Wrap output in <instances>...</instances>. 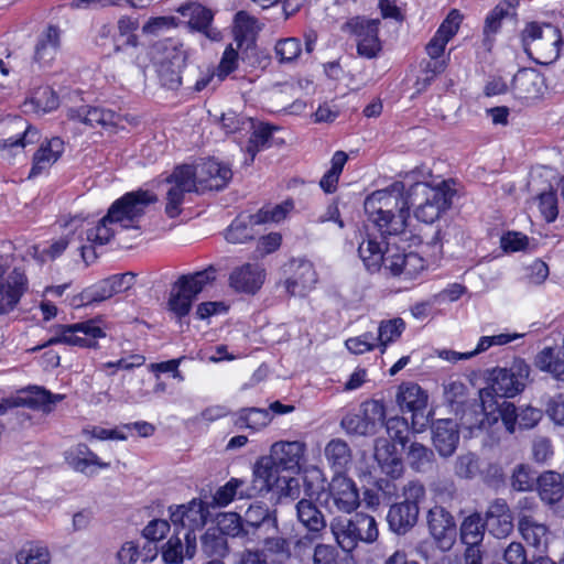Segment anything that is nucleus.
<instances>
[{"instance_id":"obj_1","label":"nucleus","mask_w":564,"mask_h":564,"mask_svg":"<svg viewBox=\"0 0 564 564\" xmlns=\"http://www.w3.org/2000/svg\"><path fill=\"white\" fill-rule=\"evenodd\" d=\"M367 219L386 240L405 235L410 218V202L404 198V184L394 182L384 189L368 195L364 203Z\"/></svg>"},{"instance_id":"obj_2","label":"nucleus","mask_w":564,"mask_h":564,"mask_svg":"<svg viewBox=\"0 0 564 564\" xmlns=\"http://www.w3.org/2000/svg\"><path fill=\"white\" fill-rule=\"evenodd\" d=\"M306 451L305 443L301 441H279L271 445L270 454L260 457L257 462L270 476L276 489H292L297 486L293 477L281 476V471L297 473Z\"/></svg>"},{"instance_id":"obj_3","label":"nucleus","mask_w":564,"mask_h":564,"mask_svg":"<svg viewBox=\"0 0 564 564\" xmlns=\"http://www.w3.org/2000/svg\"><path fill=\"white\" fill-rule=\"evenodd\" d=\"M530 376V366L516 358L508 368H495L489 376V386L479 391V401L492 412L494 399L513 398L522 392Z\"/></svg>"},{"instance_id":"obj_4","label":"nucleus","mask_w":564,"mask_h":564,"mask_svg":"<svg viewBox=\"0 0 564 564\" xmlns=\"http://www.w3.org/2000/svg\"><path fill=\"white\" fill-rule=\"evenodd\" d=\"M453 196L454 191L446 182L435 187L417 182L410 186L404 198L409 199L410 208L416 206L414 216L419 221L432 224L451 207Z\"/></svg>"},{"instance_id":"obj_5","label":"nucleus","mask_w":564,"mask_h":564,"mask_svg":"<svg viewBox=\"0 0 564 564\" xmlns=\"http://www.w3.org/2000/svg\"><path fill=\"white\" fill-rule=\"evenodd\" d=\"M524 52L538 64H552L561 54V30L551 23L529 22L521 32Z\"/></svg>"},{"instance_id":"obj_6","label":"nucleus","mask_w":564,"mask_h":564,"mask_svg":"<svg viewBox=\"0 0 564 564\" xmlns=\"http://www.w3.org/2000/svg\"><path fill=\"white\" fill-rule=\"evenodd\" d=\"M216 280V269L208 267L192 274L181 275L173 284L169 294L167 308L178 322L186 317L197 295Z\"/></svg>"},{"instance_id":"obj_7","label":"nucleus","mask_w":564,"mask_h":564,"mask_svg":"<svg viewBox=\"0 0 564 564\" xmlns=\"http://www.w3.org/2000/svg\"><path fill=\"white\" fill-rule=\"evenodd\" d=\"M156 202L158 196L150 191L128 192L111 204L107 219H113L122 229H138L147 208Z\"/></svg>"},{"instance_id":"obj_8","label":"nucleus","mask_w":564,"mask_h":564,"mask_svg":"<svg viewBox=\"0 0 564 564\" xmlns=\"http://www.w3.org/2000/svg\"><path fill=\"white\" fill-rule=\"evenodd\" d=\"M170 512L173 525L183 533L187 555L193 557L196 553L195 532L206 524L209 517L208 507L202 500L193 499L187 505L177 506L175 509L170 507Z\"/></svg>"},{"instance_id":"obj_9","label":"nucleus","mask_w":564,"mask_h":564,"mask_svg":"<svg viewBox=\"0 0 564 564\" xmlns=\"http://www.w3.org/2000/svg\"><path fill=\"white\" fill-rule=\"evenodd\" d=\"M383 401H364L357 410L348 412L340 421L341 429L349 435H375L386 420Z\"/></svg>"},{"instance_id":"obj_10","label":"nucleus","mask_w":564,"mask_h":564,"mask_svg":"<svg viewBox=\"0 0 564 564\" xmlns=\"http://www.w3.org/2000/svg\"><path fill=\"white\" fill-rule=\"evenodd\" d=\"M194 176L192 165L184 164L176 166L173 172L165 177L166 204L164 210L169 218H175L182 213V205L186 194L197 193Z\"/></svg>"},{"instance_id":"obj_11","label":"nucleus","mask_w":564,"mask_h":564,"mask_svg":"<svg viewBox=\"0 0 564 564\" xmlns=\"http://www.w3.org/2000/svg\"><path fill=\"white\" fill-rule=\"evenodd\" d=\"M105 336L106 333L100 326H98L95 319L75 323L72 325H58L56 327V334L46 343L36 347L35 350L58 344L96 348V340Z\"/></svg>"},{"instance_id":"obj_12","label":"nucleus","mask_w":564,"mask_h":564,"mask_svg":"<svg viewBox=\"0 0 564 564\" xmlns=\"http://www.w3.org/2000/svg\"><path fill=\"white\" fill-rule=\"evenodd\" d=\"M245 530V543H259L263 535L278 530L276 510L271 509L263 501L249 505L241 514Z\"/></svg>"},{"instance_id":"obj_13","label":"nucleus","mask_w":564,"mask_h":564,"mask_svg":"<svg viewBox=\"0 0 564 564\" xmlns=\"http://www.w3.org/2000/svg\"><path fill=\"white\" fill-rule=\"evenodd\" d=\"M378 19H366L354 17L343 25L341 30L357 40V53L359 56L372 59L376 58L382 50L379 39Z\"/></svg>"},{"instance_id":"obj_14","label":"nucleus","mask_w":564,"mask_h":564,"mask_svg":"<svg viewBox=\"0 0 564 564\" xmlns=\"http://www.w3.org/2000/svg\"><path fill=\"white\" fill-rule=\"evenodd\" d=\"M427 393L414 382L400 384L397 393V403L403 412L412 413V427L420 432L429 423L425 414L427 406Z\"/></svg>"},{"instance_id":"obj_15","label":"nucleus","mask_w":564,"mask_h":564,"mask_svg":"<svg viewBox=\"0 0 564 564\" xmlns=\"http://www.w3.org/2000/svg\"><path fill=\"white\" fill-rule=\"evenodd\" d=\"M324 502L330 512L334 509L344 513L355 511L360 503L355 481L346 475H334Z\"/></svg>"},{"instance_id":"obj_16","label":"nucleus","mask_w":564,"mask_h":564,"mask_svg":"<svg viewBox=\"0 0 564 564\" xmlns=\"http://www.w3.org/2000/svg\"><path fill=\"white\" fill-rule=\"evenodd\" d=\"M7 270L0 258V315L13 311L28 289V279L21 269L14 268L4 279Z\"/></svg>"},{"instance_id":"obj_17","label":"nucleus","mask_w":564,"mask_h":564,"mask_svg":"<svg viewBox=\"0 0 564 564\" xmlns=\"http://www.w3.org/2000/svg\"><path fill=\"white\" fill-rule=\"evenodd\" d=\"M285 272L290 275L284 281V286L291 296L305 295L317 282L313 263L303 258L290 260L285 264Z\"/></svg>"},{"instance_id":"obj_18","label":"nucleus","mask_w":564,"mask_h":564,"mask_svg":"<svg viewBox=\"0 0 564 564\" xmlns=\"http://www.w3.org/2000/svg\"><path fill=\"white\" fill-rule=\"evenodd\" d=\"M197 193L205 191H220L227 186L232 177L231 170L216 160H207L197 166L192 165Z\"/></svg>"},{"instance_id":"obj_19","label":"nucleus","mask_w":564,"mask_h":564,"mask_svg":"<svg viewBox=\"0 0 564 564\" xmlns=\"http://www.w3.org/2000/svg\"><path fill=\"white\" fill-rule=\"evenodd\" d=\"M388 250L386 258V269L394 276L403 281H415L426 269V261L416 252L392 253Z\"/></svg>"},{"instance_id":"obj_20","label":"nucleus","mask_w":564,"mask_h":564,"mask_svg":"<svg viewBox=\"0 0 564 564\" xmlns=\"http://www.w3.org/2000/svg\"><path fill=\"white\" fill-rule=\"evenodd\" d=\"M427 527L441 549L446 550L452 546L456 536V523L445 508L435 506L429 510Z\"/></svg>"},{"instance_id":"obj_21","label":"nucleus","mask_w":564,"mask_h":564,"mask_svg":"<svg viewBox=\"0 0 564 564\" xmlns=\"http://www.w3.org/2000/svg\"><path fill=\"white\" fill-rule=\"evenodd\" d=\"M177 12L188 17L187 25L192 31L203 33L207 39L218 42L221 32L212 25L214 12L198 2H189L178 7Z\"/></svg>"},{"instance_id":"obj_22","label":"nucleus","mask_w":564,"mask_h":564,"mask_svg":"<svg viewBox=\"0 0 564 564\" xmlns=\"http://www.w3.org/2000/svg\"><path fill=\"white\" fill-rule=\"evenodd\" d=\"M484 520L487 531L497 539L507 538L514 528L510 507L502 498L488 505Z\"/></svg>"},{"instance_id":"obj_23","label":"nucleus","mask_w":564,"mask_h":564,"mask_svg":"<svg viewBox=\"0 0 564 564\" xmlns=\"http://www.w3.org/2000/svg\"><path fill=\"white\" fill-rule=\"evenodd\" d=\"M265 270L258 263H245L229 275V286L238 293L254 295L263 285Z\"/></svg>"},{"instance_id":"obj_24","label":"nucleus","mask_w":564,"mask_h":564,"mask_svg":"<svg viewBox=\"0 0 564 564\" xmlns=\"http://www.w3.org/2000/svg\"><path fill=\"white\" fill-rule=\"evenodd\" d=\"M460 22L462 15L459 11L453 9L425 46L426 54L430 58H442L447 43L457 33Z\"/></svg>"},{"instance_id":"obj_25","label":"nucleus","mask_w":564,"mask_h":564,"mask_svg":"<svg viewBox=\"0 0 564 564\" xmlns=\"http://www.w3.org/2000/svg\"><path fill=\"white\" fill-rule=\"evenodd\" d=\"M495 408L492 409V412L489 410H486L485 406L480 403V419L477 420L478 429H486L487 426H490L491 424L496 423L499 419H501L506 430L509 433H514L516 427L518 425V415L519 411L516 408V405L511 402H508L506 400H502L499 402L498 399H494Z\"/></svg>"},{"instance_id":"obj_26","label":"nucleus","mask_w":564,"mask_h":564,"mask_svg":"<svg viewBox=\"0 0 564 564\" xmlns=\"http://www.w3.org/2000/svg\"><path fill=\"white\" fill-rule=\"evenodd\" d=\"M62 30L55 24H48L37 36L33 62L41 67L50 66L61 48Z\"/></svg>"},{"instance_id":"obj_27","label":"nucleus","mask_w":564,"mask_h":564,"mask_svg":"<svg viewBox=\"0 0 564 564\" xmlns=\"http://www.w3.org/2000/svg\"><path fill=\"white\" fill-rule=\"evenodd\" d=\"M66 117L89 128L100 126L102 128L117 124L118 115L109 109L83 105L67 110Z\"/></svg>"},{"instance_id":"obj_28","label":"nucleus","mask_w":564,"mask_h":564,"mask_svg":"<svg viewBox=\"0 0 564 564\" xmlns=\"http://www.w3.org/2000/svg\"><path fill=\"white\" fill-rule=\"evenodd\" d=\"M518 531L528 545L535 549L541 555L546 552L551 541V531L549 527L536 518L525 517L524 514L518 521Z\"/></svg>"},{"instance_id":"obj_29","label":"nucleus","mask_w":564,"mask_h":564,"mask_svg":"<svg viewBox=\"0 0 564 564\" xmlns=\"http://www.w3.org/2000/svg\"><path fill=\"white\" fill-rule=\"evenodd\" d=\"M432 440L441 456H452L459 442L457 423L451 419L437 420L432 427Z\"/></svg>"},{"instance_id":"obj_30","label":"nucleus","mask_w":564,"mask_h":564,"mask_svg":"<svg viewBox=\"0 0 564 564\" xmlns=\"http://www.w3.org/2000/svg\"><path fill=\"white\" fill-rule=\"evenodd\" d=\"M64 152V141L54 137L41 144V147L33 154L32 167L29 173V178L37 177L57 162Z\"/></svg>"},{"instance_id":"obj_31","label":"nucleus","mask_w":564,"mask_h":564,"mask_svg":"<svg viewBox=\"0 0 564 564\" xmlns=\"http://www.w3.org/2000/svg\"><path fill=\"white\" fill-rule=\"evenodd\" d=\"M236 480L239 482V485L235 491L237 494V498L239 499L254 498L276 489L273 480L270 479V476L265 474L258 462H256L253 466L251 479L236 478Z\"/></svg>"},{"instance_id":"obj_32","label":"nucleus","mask_w":564,"mask_h":564,"mask_svg":"<svg viewBox=\"0 0 564 564\" xmlns=\"http://www.w3.org/2000/svg\"><path fill=\"white\" fill-rule=\"evenodd\" d=\"M296 518L299 522L310 533L312 539L321 536L326 529L327 523L323 512L311 499H301L296 506Z\"/></svg>"},{"instance_id":"obj_33","label":"nucleus","mask_w":564,"mask_h":564,"mask_svg":"<svg viewBox=\"0 0 564 564\" xmlns=\"http://www.w3.org/2000/svg\"><path fill=\"white\" fill-rule=\"evenodd\" d=\"M388 250H391L388 241H378L376 237L367 234L358 247V254L369 272L378 271L382 264L386 265Z\"/></svg>"},{"instance_id":"obj_34","label":"nucleus","mask_w":564,"mask_h":564,"mask_svg":"<svg viewBox=\"0 0 564 564\" xmlns=\"http://www.w3.org/2000/svg\"><path fill=\"white\" fill-rule=\"evenodd\" d=\"M420 507L402 502L393 503L387 514L389 528L397 534H405L417 522Z\"/></svg>"},{"instance_id":"obj_35","label":"nucleus","mask_w":564,"mask_h":564,"mask_svg":"<svg viewBox=\"0 0 564 564\" xmlns=\"http://www.w3.org/2000/svg\"><path fill=\"white\" fill-rule=\"evenodd\" d=\"M67 464L75 470L82 474L91 475L90 467L96 466L106 469L110 466L109 463L100 460V458L84 443L77 444L75 447L65 453Z\"/></svg>"},{"instance_id":"obj_36","label":"nucleus","mask_w":564,"mask_h":564,"mask_svg":"<svg viewBox=\"0 0 564 564\" xmlns=\"http://www.w3.org/2000/svg\"><path fill=\"white\" fill-rule=\"evenodd\" d=\"M152 57L155 64L164 63L184 67L187 56L183 43L175 39H164L153 45Z\"/></svg>"},{"instance_id":"obj_37","label":"nucleus","mask_w":564,"mask_h":564,"mask_svg":"<svg viewBox=\"0 0 564 564\" xmlns=\"http://www.w3.org/2000/svg\"><path fill=\"white\" fill-rule=\"evenodd\" d=\"M17 399L19 408L25 406L33 410L50 412L55 403L64 399V395L53 394L44 388L30 387L25 390H21Z\"/></svg>"},{"instance_id":"obj_38","label":"nucleus","mask_w":564,"mask_h":564,"mask_svg":"<svg viewBox=\"0 0 564 564\" xmlns=\"http://www.w3.org/2000/svg\"><path fill=\"white\" fill-rule=\"evenodd\" d=\"M59 105L56 93L50 86H40L23 102L24 112L44 115L55 110Z\"/></svg>"},{"instance_id":"obj_39","label":"nucleus","mask_w":564,"mask_h":564,"mask_svg":"<svg viewBox=\"0 0 564 564\" xmlns=\"http://www.w3.org/2000/svg\"><path fill=\"white\" fill-rule=\"evenodd\" d=\"M539 496L546 505L560 502L564 496V482L561 474L547 470L536 478Z\"/></svg>"},{"instance_id":"obj_40","label":"nucleus","mask_w":564,"mask_h":564,"mask_svg":"<svg viewBox=\"0 0 564 564\" xmlns=\"http://www.w3.org/2000/svg\"><path fill=\"white\" fill-rule=\"evenodd\" d=\"M375 458L381 471L392 479H398L403 474L402 459L394 453V445L388 441H379L376 445Z\"/></svg>"},{"instance_id":"obj_41","label":"nucleus","mask_w":564,"mask_h":564,"mask_svg":"<svg viewBox=\"0 0 564 564\" xmlns=\"http://www.w3.org/2000/svg\"><path fill=\"white\" fill-rule=\"evenodd\" d=\"M112 225H117L113 219H107V214L100 218L96 224L83 220L80 224L82 234L80 240H86L89 243L104 246L110 241L115 236Z\"/></svg>"},{"instance_id":"obj_42","label":"nucleus","mask_w":564,"mask_h":564,"mask_svg":"<svg viewBox=\"0 0 564 564\" xmlns=\"http://www.w3.org/2000/svg\"><path fill=\"white\" fill-rule=\"evenodd\" d=\"M324 454L335 475H345L344 473L352 459L347 442L341 438L330 440L325 446Z\"/></svg>"},{"instance_id":"obj_43","label":"nucleus","mask_w":564,"mask_h":564,"mask_svg":"<svg viewBox=\"0 0 564 564\" xmlns=\"http://www.w3.org/2000/svg\"><path fill=\"white\" fill-rule=\"evenodd\" d=\"M257 22V19L246 11H238L235 14L232 33L238 48L246 46L248 50L254 44Z\"/></svg>"},{"instance_id":"obj_44","label":"nucleus","mask_w":564,"mask_h":564,"mask_svg":"<svg viewBox=\"0 0 564 564\" xmlns=\"http://www.w3.org/2000/svg\"><path fill=\"white\" fill-rule=\"evenodd\" d=\"M518 0H503L489 11L484 24V44L491 45L494 36L500 31L505 18L510 14V9L518 6Z\"/></svg>"},{"instance_id":"obj_45","label":"nucleus","mask_w":564,"mask_h":564,"mask_svg":"<svg viewBox=\"0 0 564 564\" xmlns=\"http://www.w3.org/2000/svg\"><path fill=\"white\" fill-rule=\"evenodd\" d=\"M534 364L541 371L549 372L558 381H564V345L562 350L545 347L535 356Z\"/></svg>"},{"instance_id":"obj_46","label":"nucleus","mask_w":564,"mask_h":564,"mask_svg":"<svg viewBox=\"0 0 564 564\" xmlns=\"http://www.w3.org/2000/svg\"><path fill=\"white\" fill-rule=\"evenodd\" d=\"M486 530L481 514L474 512L466 517L460 524V540L467 545V549L479 547Z\"/></svg>"},{"instance_id":"obj_47","label":"nucleus","mask_w":564,"mask_h":564,"mask_svg":"<svg viewBox=\"0 0 564 564\" xmlns=\"http://www.w3.org/2000/svg\"><path fill=\"white\" fill-rule=\"evenodd\" d=\"M272 421V414L268 409L246 408L236 413L234 424L238 429L259 431Z\"/></svg>"},{"instance_id":"obj_48","label":"nucleus","mask_w":564,"mask_h":564,"mask_svg":"<svg viewBox=\"0 0 564 564\" xmlns=\"http://www.w3.org/2000/svg\"><path fill=\"white\" fill-rule=\"evenodd\" d=\"M254 225L259 224L253 221V215L239 216L227 228L225 238L230 243H245L254 238Z\"/></svg>"},{"instance_id":"obj_49","label":"nucleus","mask_w":564,"mask_h":564,"mask_svg":"<svg viewBox=\"0 0 564 564\" xmlns=\"http://www.w3.org/2000/svg\"><path fill=\"white\" fill-rule=\"evenodd\" d=\"M354 520L335 518L330 522V530L334 534L338 545L346 552L352 551L357 544L358 539L356 530L354 529Z\"/></svg>"},{"instance_id":"obj_50","label":"nucleus","mask_w":564,"mask_h":564,"mask_svg":"<svg viewBox=\"0 0 564 564\" xmlns=\"http://www.w3.org/2000/svg\"><path fill=\"white\" fill-rule=\"evenodd\" d=\"M410 467L416 473H429L434 467V452L423 444L413 442L408 452Z\"/></svg>"},{"instance_id":"obj_51","label":"nucleus","mask_w":564,"mask_h":564,"mask_svg":"<svg viewBox=\"0 0 564 564\" xmlns=\"http://www.w3.org/2000/svg\"><path fill=\"white\" fill-rule=\"evenodd\" d=\"M405 329V322L401 317L381 321L378 326V343L381 354L386 352L389 344L398 340Z\"/></svg>"},{"instance_id":"obj_52","label":"nucleus","mask_w":564,"mask_h":564,"mask_svg":"<svg viewBox=\"0 0 564 564\" xmlns=\"http://www.w3.org/2000/svg\"><path fill=\"white\" fill-rule=\"evenodd\" d=\"M18 564H51V553L42 543L26 542L15 554Z\"/></svg>"},{"instance_id":"obj_53","label":"nucleus","mask_w":564,"mask_h":564,"mask_svg":"<svg viewBox=\"0 0 564 564\" xmlns=\"http://www.w3.org/2000/svg\"><path fill=\"white\" fill-rule=\"evenodd\" d=\"M202 551L208 557L220 560L227 552V540L215 528H209L202 536Z\"/></svg>"},{"instance_id":"obj_54","label":"nucleus","mask_w":564,"mask_h":564,"mask_svg":"<svg viewBox=\"0 0 564 564\" xmlns=\"http://www.w3.org/2000/svg\"><path fill=\"white\" fill-rule=\"evenodd\" d=\"M95 42L109 56L123 50V44L118 35V29L111 24H102L98 28Z\"/></svg>"},{"instance_id":"obj_55","label":"nucleus","mask_w":564,"mask_h":564,"mask_svg":"<svg viewBox=\"0 0 564 564\" xmlns=\"http://www.w3.org/2000/svg\"><path fill=\"white\" fill-rule=\"evenodd\" d=\"M162 557L167 564H181L185 557L191 558L186 553V542L183 533L178 529H175L174 534L163 547Z\"/></svg>"},{"instance_id":"obj_56","label":"nucleus","mask_w":564,"mask_h":564,"mask_svg":"<svg viewBox=\"0 0 564 564\" xmlns=\"http://www.w3.org/2000/svg\"><path fill=\"white\" fill-rule=\"evenodd\" d=\"M358 542L372 543L378 539L377 521L372 516L358 512L352 517Z\"/></svg>"},{"instance_id":"obj_57","label":"nucleus","mask_w":564,"mask_h":564,"mask_svg":"<svg viewBox=\"0 0 564 564\" xmlns=\"http://www.w3.org/2000/svg\"><path fill=\"white\" fill-rule=\"evenodd\" d=\"M218 532L225 536L238 538L245 543V530L241 514L238 512H224L217 518Z\"/></svg>"},{"instance_id":"obj_58","label":"nucleus","mask_w":564,"mask_h":564,"mask_svg":"<svg viewBox=\"0 0 564 564\" xmlns=\"http://www.w3.org/2000/svg\"><path fill=\"white\" fill-rule=\"evenodd\" d=\"M386 430L389 437L394 442L404 447L409 442L410 426L404 417L393 416L384 420Z\"/></svg>"},{"instance_id":"obj_59","label":"nucleus","mask_w":564,"mask_h":564,"mask_svg":"<svg viewBox=\"0 0 564 564\" xmlns=\"http://www.w3.org/2000/svg\"><path fill=\"white\" fill-rule=\"evenodd\" d=\"M274 50L281 63H291L301 55L302 45L299 39L288 37L278 41Z\"/></svg>"},{"instance_id":"obj_60","label":"nucleus","mask_w":564,"mask_h":564,"mask_svg":"<svg viewBox=\"0 0 564 564\" xmlns=\"http://www.w3.org/2000/svg\"><path fill=\"white\" fill-rule=\"evenodd\" d=\"M138 28L139 21L137 19H132L130 17H121L118 20V35L121 43L123 44V48L127 46L135 47L138 45V36L135 35Z\"/></svg>"},{"instance_id":"obj_61","label":"nucleus","mask_w":564,"mask_h":564,"mask_svg":"<svg viewBox=\"0 0 564 564\" xmlns=\"http://www.w3.org/2000/svg\"><path fill=\"white\" fill-rule=\"evenodd\" d=\"M156 72L162 86L167 89H177L182 84V69L184 67H176L172 64H155Z\"/></svg>"},{"instance_id":"obj_62","label":"nucleus","mask_w":564,"mask_h":564,"mask_svg":"<svg viewBox=\"0 0 564 564\" xmlns=\"http://www.w3.org/2000/svg\"><path fill=\"white\" fill-rule=\"evenodd\" d=\"M466 386L458 380H451L443 384L444 399L456 411L465 402Z\"/></svg>"},{"instance_id":"obj_63","label":"nucleus","mask_w":564,"mask_h":564,"mask_svg":"<svg viewBox=\"0 0 564 564\" xmlns=\"http://www.w3.org/2000/svg\"><path fill=\"white\" fill-rule=\"evenodd\" d=\"M347 349L352 354L360 355L379 347L377 335L371 332L360 336L348 338L345 343Z\"/></svg>"},{"instance_id":"obj_64","label":"nucleus","mask_w":564,"mask_h":564,"mask_svg":"<svg viewBox=\"0 0 564 564\" xmlns=\"http://www.w3.org/2000/svg\"><path fill=\"white\" fill-rule=\"evenodd\" d=\"M535 476L527 465H518L511 476V487L517 491L531 490L535 482Z\"/></svg>"}]
</instances>
